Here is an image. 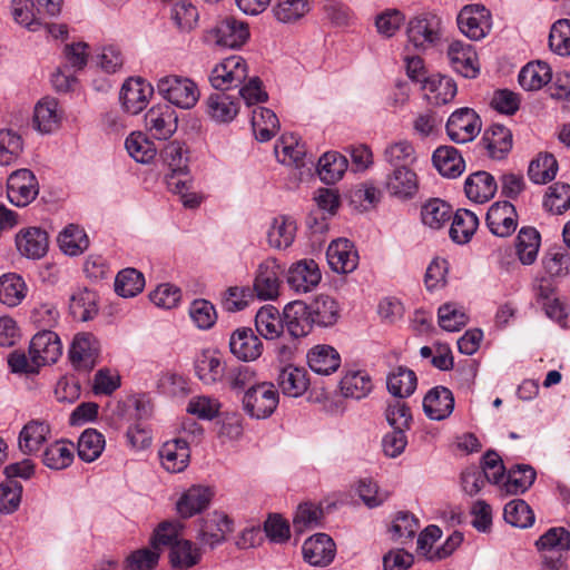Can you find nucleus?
Returning a JSON list of instances; mask_svg holds the SVG:
<instances>
[{
	"label": "nucleus",
	"mask_w": 570,
	"mask_h": 570,
	"mask_svg": "<svg viewBox=\"0 0 570 570\" xmlns=\"http://www.w3.org/2000/svg\"><path fill=\"white\" fill-rule=\"evenodd\" d=\"M75 444L67 440H59L49 444L41 454L45 466L53 471L69 468L75 460Z\"/></svg>",
	"instance_id": "nucleus-33"
},
{
	"label": "nucleus",
	"mask_w": 570,
	"mask_h": 570,
	"mask_svg": "<svg viewBox=\"0 0 570 570\" xmlns=\"http://www.w3.org/2000/svg\"><path fill=\"white\" fill-rule=\"evenodd\" d=\"M406 33L409 42L415 49L425 51L441 43L442 23L435 16L416 17L409 22Z\"/></svg>",
	"instance_id": "nucleus-5"
},
{
	"label": "nucleus",
	"mask_w": 570,
	"mask_h": 570,
	"mask_svg": "<svg viewBox=\"0 0 570 570\" xmlns=\"http://www.w3.org/2000/svg\"><path fill=\"white\" fill-rule=\"evenodd\" d=\"M540 245V233L534 227H522L515 239V250L519 261L523 265H532L537 261Z\"/></svg>",
	"instance_id": "nucleus-44"
},
{
	"label": "nucleus",
	"mask_w": 570,
	"mask_h": 570,
	"mask_svg": "<svg viewBox=\"0 0 570 570\" xmlns=\"http://www.w3.org/2000/svg\"><path fill=\"white\" fill-rule=\"evenodd\" d=\"M330 267L338 274H348L358 265V253L347 238L332 240L326 250Z\"/></svg>",
	"instance_id": "nucleus-18"
},
{
	"label": "nucleus",
	"mask_w": 570,
	"mask_h": 570,
	"mask_svg": "<svg viewBox=\"0 0 570 570\" xmlns=\"http://www.w3.org/2000/svg\"><path fill=\"white\" fill-rule=\"evenodd\" d=\"M160 553L154 548H141L131 551L122 562V570H154Z\"/></svg>",
	"instance_id": "nucleus-64"
},
{
	"label": "nucleus",
	"mask_w": 570,
	"mask_h": 570,
	"mask_svg": "<svg viewBox=\"0 0 570 570\" xmlns=\"http://www.w3.org/2000/svg\"><path fill=\"white\" fill-rule=\"evenodd\" d=\"M189 441L177 438L165 442L159 450L161 465L170 473L183 472L189 464Z\"/></svg>",
	"instance_id": "nucleus-21"
},
{
	"label": "nucleus",
	"mask_w": 570,
	"mask_h": 570,
	"mask_svg": "<svg viewBox=\"0 0 570 570\" xmlns=\"http://www.w3.org/2000/svg\"><path fill=\"white\" fill-rule=\"evenodd\" d=\"M479 226L478 216L465 208H460L452 217V224L449 230L451 239L460 245L471 240Z\"/></svg>",
	"instance_id": "nucleus-38"
},
{
	"label": "nucleus",
	"mask_w": 570,
	"mask_h": 570,
	"mask_svg": "<svg viewBox=\"0 0 570 570\" xmlns=\"http://www.w3.org/2000/svg\"><path fill=\"white\" fill-rule=\"evenodd\" d=\"M206 105L209 117L219 124L233 121L239 111L238 99L225 92L212 94Z\"/></svg>",
	"instance_id": "nucleus-34"
},
{
	"label": "nucleus",
	"mask_w": 570,
	"mask_h": 570,
	"mask_svg": "<svg viewBox=\"0 0 570 570\" xmlns=\"http://www.w3.org/2000/svg\"><path fill=\"white\" fill-rule=\"evenodd\" d=\"M69 308L73 317L91 320L97 313L96 294L87 288H78L70 296Z\"/></svg>",
	"instance_id": "nucleus-57"
},
{
	"label": "nucleus",
	"mask_w": 570,
	"mask_h": 570,
	"mask_svg": "<svg viewBox=\"0 0 570 570\" xmlns=\"http://www.w3.org/2000/svg\"><path fill=\"white\" fill-rule=\"evenodd\" d=\"M542 553L544 570H567L563 552L570 550V531L563 527H552L541 534L534 543Z\"/></svg>",
	"instance_id": "nucleus-1"
},
{
	"label": "nucleus",
	"mask_w": 570,
	"mask_h": 570,
	"mask_svg": "<svg viewBox=\"0 0 570 570\" xmlns=\"http://www.w3.org/2000/svg\"><path fill=\"white\" fill-rule=\"evenodd\" d=\"M58 243L66 255L78 256L88 248L89 238L82 228L70 224L59 234Z\"/></svg>",
	"instance_id": "nucleus-52"
},
{
	"label": "nucleus",
	"mask_w": 570,
	"mask_h": 570,
	"mask_svg": "<svg viewBox=\"0 0 570 570\" xmlns=\"http://www.w3.org/2000/svg\"><path fill=\"white\" fill-rule=\"evenodd\" d=\"M128 155L141 164H149L157 155L155 144L141 131L131 132L125 140Z\"/></svg>",
	"instance_id": "nucleus-53"
},
{
	"label": "nucleus",
	"mask_w": 570,
	"mask_h": 570,
	"mask_svg": "<svg viewBox=\"0 0 570 570\" xmlns=\"http://www.w3.org/2000/svg\"><path fill=\"white\" fill-rule=\"evenodd\" d=\"M424 88L434 94L436 105H445L451 102L458 92L455 81L443 75H433L428 78Z\"/></svg>",
	"instance_id": "nucleus-61"
},
{
	"label": "nucleus",
	"mask_w": 570,
	"mask_h": 570,
	"mask_svg": "<svg viewBox=\"0 0 570 570\" xmlns=\"http://www.w3.org/2000/svg\"><path fill=\"white\" fill-rule=\"evenodd\" d=\"M537 473L531 465L517 464L508 471L503 489L508 494H522L535 481Z\"/></svg>",
	"instance_id": "nucleus-49"
},
{
	"label": "nucleus",
	"mask_w": 570,
	"mask_h": 570,
	"mask_svg": "<svg viewBox=\"0 0 570 570\" xmlns=\"http://www.w3.org/2000/svg\"><path fill=\"white\" fill-rule=\"evenodd\" d=\"M27 295V285L23 278L14 273L0 277V302L7 306H18Z\"/></svg>",
	"instance_id": "nucleus-51"
},
{
	"label": "nucleus",
	"mask_w": 570,
	"mask_h": 570,
	"mask_svg": "<svg viewBox=\"0 0 570 570\" xmlns=\"http://www.w3.org/2000/svg\"><path fill=\"white\" fill-rule=\"evenodd\" d=\"M302 552L304 560L309 564L324 567L335 557V543L330 535L316 533L305 540Z\"/></svg>",
	"instance_id": "nucleus-22"
},
{
	"label": "nucleus",
	"mask_w": 570,
	"mask_h": 570,
	"mask_svg": "<svg viewBox=\"0 0 570 570\" xmlns=\"http://www.w3.org/2000/svg\"><path fill=\"white\" fill-rule=\"evenodd\" d=\"M145 277L136 268H125L115 278V292L121 297H134L142 292Z\"/></svg>",
	"instance_id": "nucleus-56"
},
{
	"label": "nucleus",
	"mask_w": 570,
	"mask_h": 570,
	"mask_svg": "<svg viewBox=\"0 0 570 570\" xmlns=\"http://www.w3.org/2000/svg\"><path fill=\"white\" fill-rule=\"evenodd\" d=\"M341 392L345 397L361 400L373 389L371 376L362 370L347 371L340 382Z\"/></svg>",
	"instance_id": "nucleus-46"
},
{
	"label": "nucleus",
	"mask_w": 570,
	"mask_h": 570,
	"mask_svg": "<svg viewBox=\"0 0 570 570\" xmlns=\"http://www.w3.org/2000/svg\"><path fill=\"white\" fill-rule=\"evenodd\" d=\"M451 218V206L440 198L429 199L421 207V220L424 226L432 230H439L443 228Z\"/></svg>",
	"instance_id": "nucleus-42"
},
{
	"label": "nucleus",
	"mask_w": 570,
	"mask_h": 570,
	"mask_svg": "<svg viewBox=\"0 0 570 570\" xmlns=\"http://www.w3.org/2000/svg\"><path fill=\"white\" fill-rule=\"evenodd\" d=\"M105 446V435L96 429H87L80 434L77 443L78 456L85 462H94L101 455Z\"/></svg>",
	"instance_id": "nucleus-50"
},
{
	"label": "nucleus",
	"mask_w": 570,
	"mask_h": 570,
	"mask_svg": "<svg viewBox=\"0 0 570 570\" xmlns=\"http://www.w3.org/2000/svg\"><path fill=\"white\" fill-rule=\"evenodd\" d=\"M153 92L154 88L144 79L129 78L121 87L119 99L127 112L137 115L147 107Z\"/></svg>",
	"instance_id": "nucleus-19"
},
{
	"label": "nucleus",
	"mask_w": 570,
	"mask_h": 570,
	"mask_svg": "<svg viewBox=\"0 0 570 570\" xmlns=\"http://www.w3.org/2000/svg\"><path fill=\"white\" fill-rule=\"evenodd\" d=\"M479 115L469 107H462L453 111L445 125L449 138L456 144L472 141L481 131Z\"/></svg>",
	"instance_id": "nucleus-8"
},
{
	"label": "nucleus",
	"mask_w": 570,
	"mask_h": 570,
	"mask_svg": "<svg viewBox=\"0 0 570 570\" xmlns=\"http://www.w3.org/2000/svg\"><path fill=\"white\" fill-rule=\"evenodd\" d=\"M230 353L240 361H256L263 353V342L249 327L236 328L229 337Z\"/></svg>",
	"instance_id": "nucleus-20"
},
{
	"label": "nucleus",
	"mask_w": 570,
	"mask_h": 570,
	"mask_svg": "<svg viewBox=\"0 0 570 570\" xmlns=\"http://www.w3.org/2000/svg\"><path fill=\"white\" fill-rule=\"evenodd\" d=\"M100 344L96 336L88 332L77 333L69 346L68 356L76 370L89 371L98 362Z\"/></svg>",
	"instance_id": "nucleus-10"
},
{
	"label": "nucleus",
	"mask_w": 570,
	"mask_h": 570,
	"mask_svg": "<svg viewBox=\"0 0 570 570\" xmlns=\"http://www.w3.org/2000/svg\"><path fill=\"white\" fill-rule=\"evenodd\" d=\"M552 79L550 66L541 60L528 62L521 68L518 81L520 86L528 91L540 90Z\"/></svg>",
	"instance_id": "nucleus-35"
},
{
	"label": "nucleus",
	"mask_w": 570,
	"mask_h": 570,
	"mask_svg": "<svg viewBox=\"0 0 570 570\" xmlns=\"http://www.w3.org/2000/svg\"><path fill=\"white\" fill-rule=\"evenodd\" d=\"M460 31L471 40H481L492 28V16L483 4L464 6L458 14Z\"/></svg>",
	"instance_id": "nucleus-7"
},
{
	"label": "nucleus",
	"mask_w": 570,
	"mask_h": 570,
	"mask_svg": "<svg viewBox=\"0 0 570 570\" xmlns=\"http://www.w3.org/2000/svg\"><path fill=\"white\" fill-rule=\"evenodd\" d=\"M543 207L553 214H563L570 208V185L564 181L551 185L546 193Z\"/></svg>",
	"instance_id": "nucleus-62"
},
{
	"label": "nucleus",
	"mask_w": 570,
	"mask_h": 570,
	"mask_svg": "<svg viewBox=\"0 0 570 570\" xmlns=\"http://www.w3.org/2000/svg\"><path fill=\"white\" fill-rule=\"evenodd\" d=\"M255 327L266 340H275L284 331V315L272 305L263 306L256 313Z\"/></svg>",
	"instance_id": "nucleus-41"
},
{
	"label": "nucleus",
	"mask_w": 570,
	"mask_h": 570,
	"mask_svg": "<svg viewBox=\"0 0 570 570\" xmlns=\"http://www.w3.org/2000/svg\"><path fill=\"white\" fill-rule=\"evenodd\" d=\"M195 372L205 384L219 382L225 374V363L215 352L205 351L195 361Z\"/></svg>",
	"instance_id": "nucleus-39"
},
{
	"label": "nucleus",
	"mask_w": 570,
	"mask_h": 570,
	"mask_svg": "<svg viewBox=\"0 0 570 570\" xmlns=\"http://www.w3.org/2000/svg\"><path fill=\"white\" fill-rule=\"evenodd\" d=\"M277 384L284 395L298 397L308 389L309 380L305 368L287 365L279 371Z\"/></svg>",
	"instance_id": "nucleus-31"
},
{
	"label": "nucleus",
	"mask_w": 570,
	"mask_h": 570,
	"mask_svg": "<svg viewBox=\"0 0 570 570\" xmlns=\"http://www.w3.org/2000/svg\"><path fill=\"white\" fill-rule=\"evenodd\" d=\"M307 305L314 325L328 327L334 325L340 317L337 302L327 295H320Z\"/></svg>",
	"instance_id": "nucleus-43"
},
{
	"label": "nucleus",
	"mask_w": 570,
	"mask_h": 570,
	"mask_svg": "<svg viewBox=\"0 0 570 570\" xmlns=\"http://www.w3.org/2000/svg\"><path fill=\"white\" fill-rule=\"evenodd\" d=\"M504 520L517 528H529L534 522V513L530 505L521 499L508 502L503 509Z\"/></svg>",
	"instance_id": "nucleus-60"
},
{
	"label": "nucleus",
	"mask_w": 570,
	"mask_h": 570,
	"mask_svg": "<svg viewBox=\"0 0 570 570\" xmlns=\"http://www.w3.org/2000/svg\"><path fill=\"white\" fill-rule=\"evenodd\" d=\"M29 354L39 366L56 363L62 354V344L58 334L50 330L38 332L31 340Z\"/></svg>",
	"instance_id": "nucleus-14"
},
{
	"label": "nucleus",
	"mask_w": 570,
	"mask_h": 570,
	"mask_svg": "<svg viewBox=\"0 0 570 570\" xmlns=\"http://www.w3.org/2000/svg\"><path fill=\"white\" fill-rule=\"evenodd\" d=\"M481 142L487 150V155L499 160L511 150L512 135L507 127L497 125L492 127L491 131L484 132Z\"/></svg>",
	"instance_id": "nucleus-36"
},
{
	"label": "nucleus",
	"mask_w": 570,
	"mask_h": 570,
	"mask_svg": "<svg viewBox=\"0 0 570 570\" xmlns=\"http://www.w3.org/2000/svg\"><path fill=\"white\" fill-rule=\"evenodd\" d=\"M306 357L309 368L320 375H330L336 372L341 365L340 353L326 344L312 347Z\"/></svg>",
	"instance_id": "nucleus-29"
},
{
	"label": "nucleus",
	"mask_w": 570,
	"mask_h": 570,
	"mask_svg": "<svg viewBox=\"0 0 570 570\" xmlns=\"http://www.w3.org/2000/svg\"><path fill=\"white\" fill-rule=\"evenodd\" d=\"M432 163L444 178H459L465 168L462 156L452 146L436 148L432 155Z\"/></svg>",
	"instance_id": "nucleus-30"
},
{
	"label": "nucleus",
	"mask_w": 570,
	"mask_h": 570,
	"mask_svg": "<svg viewBox=\"0 0 570 570\" xmlns=\"http://www.w3.org/2000/svg\"><path fill=\"white\" fill-rule=\"evenodd\" d=\"M202 556V549L193 541L180 539L173 544L169 551V561L174 569L186 570L198 564Z\"/></svg>",
	"instance_id": "nucleus-40"
},
{
	"label": "nucleus",
	"mask_w": 570,
	"mask_h": 570,
	"mask_svg": "<svg viewBox=\"0 0 570 570\" xmlns=\"http://www.w3.org/2000/svg\"><path fill=\"white\" fill-rule=\"evenodd\" d=\"M383 159L392 178H417L420 161L414 146L409 140L387 144L383 151Z\"/></svg>",
	"instance_id": "nucleus-2"
},
{
	"label": "nucleus",
	"mask_w": 570,
	"mask_h": 570,
	"mask_svg": "<svg viewBox=\"0 0 570 570\" xmlns=\"http://www.w3.org/2000/svg\"><path fill=\"white\" fill-rule=\"evenodd\" d=\"M214 495L213 490L205 485H191L177 502V512L181 518H191L204 511Z\"/></svg>",
	"instance_id": "nucleus-27"
},
{
	"label": "nucleus",
	"mask_w": 570,
	"mask_h": 570,
	"mask_svg": "<svg viewBox=\"0 0 570 570\" xmlns=\"http://www.w3.org/2000/svg\"><path fill=\"white\" fill-rule=\"evenodd\" d=\"M164 166L171 176H186L189 174L188 149L178 141L169 142L161 151Z\"/></svg>",
	"instance_id": "nucleus-48"
},
{
	"label": "nucleus",
	"mask_w": 570,
	"mask_h": 570,
	"mask_svg": "<svg viewBox=\"0 0 570 570\" xmlns=\"http://www.w3.org/2000/svg\"><path fill=\"white\" fill-rule=\"evenodd\" d=\"M252 127L258 141L271 140L279 129V121L276 114L265 107H256L252 111Z\"/></svg>",
	"instance_id": "nucleus-47"
},
{
	"label": "nucleus",
	"mask_w": 570,
	"mask_h": 570,
	"mask_svg": "<svg viewBox=\"0 0 570 570\" xmlns=\"http://www.w3.org/2000/svg\"><path fill=\"white\" fill-rule=\"evenodd\" d=\"M348 169V160L345 155L337 150L324 153L317 160L316 171L320 178H343Z\"/></svg>",
	"instance_id": "nucleus-55"
},
{
	"label": "nucleus",
	"mask_w": 570,
	"mask_h": 570,
	"mask_svg": "<svg viewBox=\"0 0 570 570\" xmlns=\"http://www.w3.org/2000/svg\"><path fill=\"white\" fill-rule=\"evenodd\" d=\"M313 199L318 209L323 213V216L321 220H318L315 216L309 215L306 224L313 233H324L328 228L326 219L335 216L338 212L341 206V195L338 189L331 185L316 189Z\"/></svg>",
	"instance_id": "nucleus-15"
},
{
	"label": "nucleus",
	"mask_w": 570,
	"mask_h": 570,
	"mask_svg": "<svg viewBox=\"0 0 570 570\" xmlns=\"http://www.w3.org/2000/svg\"><path fill=\"white\" fill-rule=\"evenodd\" d=\"M145 127L154 138L159 140H167L177 130V112L169 104H159L153 106L145 114Z\"/></svg>",
	"instance_id": "nucleus-11"
},
{
	"label": "nucleus",
	"mask_w": 570,
	"mask_h": 570,
	"mask_svg": "<svg viewBox=\"0 0 570 570\" xmlns=\"http://www.w3.org/2000/svg\"><path fill=\"white\" fill-rule=\"evenodd\" d=\"M233 531V520L224 512L214 511L199 520L196 539L200 546L215 549Z\"/></svg>",
	"instance_id": "nucleus-9"
},
{
	"label": "nucleus",
	"mask_w": 570,
	"mask_h": 570,
	"mask_svg": "<svg viewBox=\"0 0 570 570\" xmlns=\"http://www.w3.org/2000/svg\"><path fill=\"white\" fill-rule=\"evenodd\" d=\"M16 246L22 256L39 259L48 250V235L40 227L22 228L16 235Z\"/></svg>",
	"instance_id": "nucleus-25"
},
{
	"label": "nucleus",
	"mask_w": 570,
	"mask_h": 570,
	"mask_svg": "<svg viewBox=\"0 0 570 570\" xmlns=\"http://www.w3.org/2000/svg\"><path fill=\"white\" fill-rule=\"evenodd\" d=\"M439 325L448 332H459L464 327L469 317L464 307L456 303H445L438 309Z\"/></svg>",
	"instance_id": "nucleus-59"
},
{
	"label": "nucleus",
	"mask_w": 570,
	"mask_h": 570,
	"mask_svg": "<svg viewBox=\"0 0 570 570\" xmlns=\"http://www.w3.org/2000/svg\"><path fill=\"white\" fill-rule=\"evenodd\" d=\"M50 434V428L42 421H30L19 434V448L26 454H31L40 450Z\"/></svg>",
	"instance_id": "nucleus-45"
},
{
	"label": "nucleus",
	"mask_w": 570,
	"mask_h": 570,
	"mask_svg": "<svg viewBox=\"0 0 570 570\" xmlns=\"http://www.w3.org/2000/svg\"><path fill=\"white\" fill-rule=\"evenodd\" d=\"M248 69L240 56H229L217 63L210 71V85L217 90L239 87L247 78Z\"/></svg>",
	"instance_id": "nucleus-6"
},
{
	"label": "nucleus",
	"mask_w": 570,
	"mask_h": 570,
	"mask_svg": "<svg viewBox=\"0 0 570 570\" xmlns=\"http://www.w3.org/2000/svg\"><path fill=\"white\" fill-rule=\"evenodd\" d=\"M158 94L170 104L181 109L193 108L200 96L198 86L189 78L169 75L157 81Z\"/></svg>",
	"instance_id": "nucleus-4"
},
{
	"label": "nucleus",
	"mask_w": 570,
	"mask_h": 570,
	"mask_svg": "<svg viewBox=\"0 0 570 570\" xmlns=\"http://www.w3.org/2000/svg\"><path fill=\"white\" fill-rule=\"evenodd\" d=\"M61 114L58 109V101L55 98L46 97L38 101L35 107L33 122L40 132H53L59 128Z\"/></svg>",
	"instance_id": "nucleus-37"
},
{
	"label": "nucleus",
	"mask_w": 570,
	"mask_h": 570,
	"mask_svg": "<svg viewBox=\"0 0 570 570\" xmlns=\"http://www.w3.org/2000/svg\"><path fill=\"white\" fill-rule=\"evenodd\" d=\"M282 273L283 268L275 258H266L258 265L254 279V291L259 299L267 301L277 297Z\"/></svg>",
	"instance_id": "nucleus-16"
},
{
	"label": "nucleus",
	"mask_w": 570,
	"mask_h": 570,
	"mask_svg": "<svg viewBox=\"0 0 570 570\" xmlns=\"http://www.w3.org/2000/svg\"><path fill=\"white\" fill-rule=\"evenodd\" d=\"M39 194L38 180H7V196L11 204L24 207L36 199Z\"/></svg>",
	"instance_id": "nucleus-58"
},
{
	"label": "nucleus",
	"mask_w": 570,
	"mask_h": 570,
	"mask_svg": "<svg viewBox=\"0 0 570 570\" xmlns=\"http://www.w3.org/2000/svg\"><path fill=\"white\" fill-rule=\"evenodd\" d=\"M284 328L292 337L306 336L314 326L308 305L302 301L288 303L284 308Z\"/></svg>",
	"instance_id": "nucleus-24"
},
{
	"label": "nucleus",
	"mask_w": 570,
	"mask_h": 570,
	"mask_svg": "<svg viewBox=\"0 0 570 570\" xmlns=\"http://www.w3.org/2000/svg\"><path fill=\"white\" fill-rule=\"evenodd\" d=\"M453 409V393L445 386L431 389L423 399L424 413L431 420H444L451 415Z\"/></svg>",
	"instance_id": "nucleus-26"
},
{
	"label": "nucleus",
	"mask_w": 570,
	"mask_h": 570,
	"mask_svg": "<svg viewBox=\"0 0 570 570\" xmlns=\"http://www.w3.org/2000/svg\"><path fill=\"white\" fill-rule=\"evenodd\" d=\"M213 36L218 46L238 48L248 39L249 30L246 22L226 17L216 24Z\"/></svg>",
	"instance_id": "nucleus-23"
},
{
	"label": "nucleus",
	"mask_w": 570,
	"mask_h": 570,
	"mask_svg": "<svg viewBox=\"0 0 570 570\" xmlns=\"http://www.w3.org/2000/svg\"><path fill=\"white\" fill-rule=\"evenodd\" d=\"M274 154L278 163L286 166L302 168L306 166V147L294 135H283L274 146Z\"/></svg>",
	"instance_id": "nucleus-28"
},
{
	"label": "nucleus",
	"mask_w": 570,
	"mask_h": 570,
	"mask_svg": "<svg viewBox=\"0 0 570 570\" xmlns=\"http://www.w3.org/2000/svg\"><path fill=\"white\" fill-rule=\"evenodd\" d=\"M485 223L489 230L498 237H508L518 226V214L510 202H497L487 213Z\"/></svg>",
	"instance_id": "nucleus-17"
},
{
	"label": "nucleus",
	"mask_w": 570,
	"mask_h": 570,
	"mask_svg": "<svg viewBox=\"0 0 570 570\" xmlns=\"http://www.w3.org/2000/svg\"><path fill=\"white\" fill-rule=\"evenodd\" d=\"M381 199V191L373 185L362 183L348 194V203L357 212H366L374 208Z\"/></svg>",
	"instance_id": "nucleus-63"
},
{
	"label": "nucleus",
	"mask_w": 570,
	"mask_h": 570,
	"mask_svg": "<svg viewBox=\"0 0 570 570\" xmlns=\"http://www.w3.org/2000/svg\"><path fill=\"white\" fill-rule=\"evenodd\" d=\"M322 279L318 264L314 259H301L292 264L287 272V284L298 294H306L316 288Z\"/></svg>",
	"instance_id": "nucleus-13"
},
{
	"label": "nucleus",
	"mask_w": 570,
	"mask_h": 570,
	"mask_svg": "<svg viewBox=\"0 0 570 570\" xmlns=\"http://www.w3.org/2000/svg\"><path fill=\"white\" fill-rule=\"evenodd\" d=\"M417 380L415 373L404 366H399L387 376L389 392L400 399L409 397L416 389Z\"/></svg>",
	"instance_id": "nucleus-54"
},
{
	"label": "nucleus",
	"mask_w": 570,
	"mask_h": 570,
	"mask_svg": "<svg viewBox=\"0 0 570 570\" xmlns=\"http://www.w3.org/2000/svg\"><path fill=\"white\" fill-rule=\"evenodd\" d=\"M279 394L275 385L269 382H259L244 392L242 405L244 412L252 419L264 420L276 410Z\"/></svg>",
	"instance_id": "nucleus-3"
},
{
	"label": "nucleus",
	"mask_w": 570,
	"mask_h": 570,
	"mask_svg": "<svg viewBox=\"0 0 570 570\" xmlns=\"http://www.w3.org/2000/svg\"><path fill=\"white\" fill-rule=\"evenodd\" d=\"M296 232L297 225L293 217L277 216L267 230V242L275 249H286L294 243Z\"/></svg>",
	"instance_id": "nucleus-32"
},
{
	"label": "nucleus",
	"mask_w": 570,
	"mask_h": 570,
	"mask_svg": "<svg viewBox=\"0 0 570 570\" xmlns=\"http://www.w3.org/2000/svg\"><path fill=\"white\" fill-rule=\"evenodd\" d=\"M451 68L458 75L473 79L480 73V65L474 47L462 40H454L448 47Z\"/></svg>",
	"instance_id": "nucleus-12"
}]
</instances>
